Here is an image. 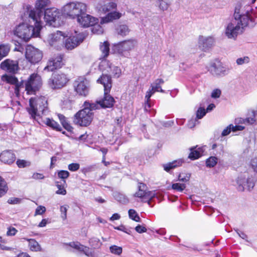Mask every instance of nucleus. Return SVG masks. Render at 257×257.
I'll use <instances>...</instances> for the list:
<instances>
[{
	"instance_id": "4c0bfd02",
	"label": "nucleus",
	"mask_w": 257,
	"mask_h": 257,
	"mask_svg": "<svg viewBox=\"0 0 257 257\" xmlns=\"http://www.w3.org/2000/svg\"><path fill=\"white\" fill-rule=\"evenodd\" d=\"M117 34L122 36L127 35L129 32L130 30L128 26L125 25H120L116 29Z\"/></svg>"
},
{
	"instance_id": "e2e57ef3",
	"label": "nucleus",
	"mask_w": 257,
	"mask_h": 257,
	"mask_svg": "<svg viewBox=\"0 0 257 257\" xmlns=\"http://www.w3.org/2000/svg\"><path fill=\"white\" fill-rule=\"evenodd\" d=\"M198 123V121L196 118L191 119L188 122V127L192 128H193Z\"/></svg>"
},
{
	"instance_id": "0eeeda50",
	"label": "nucleus",
	"mask_w": 257,
	"mask_h": 257,
	"mask_svg": "<svg viewBox=\"0 0 257 257\" xmlns=\"http://www.w3.org/2000/svg\"><path fill=\"white\" fill-rule=\"evenodd\" d=\"M237 190L243 191L245 190H251L254 187L255 182L253 178L247 172L240 174L236 179Z\"/></svg>"
},
{
	"instance_id": "864d4df0",
	"label": "nucleus",
	"mask_w": 257,
	"mask_h": 257,
	"mask_svg": "<svg viewBox=\"0 0 257 257\" xmlns=\"http://www.w3.org/2000/svg\"><path fill=\"white\" fill-rule=\"evenodd\" d=\"M249 61V58L247 56L239 58L236 59V63L238 65H243L244 64L248 63Z\"/></svg>"
},
{
	"instance_id": "bb28decb",
	"label": "nucleus",
	"mask_w": 257,
	"mask_h": 257,
	"mask_svg": "<svg viewBox=\"0 0 257 257\" xmlns=\"http://www.w3.org/2000/svg\"><path fill=\"white\" fill-rule=\"evenodd\" d=\"M121 14L116 11L109 13L106 16L101 19L100 24H103L119 19L121 17Z\"/></svg>"
},
{
	"instance_id": "13d9d810",
	"label": "nucleus",
	"mask_w": 257,
	"mask_h": 257,
	"mask_svg": "<svg viewBox=\"0 0 257 257\" xmlns=\"http://www.w3.org/2000/svg\"><path fill=\"white\" fill-rule=\"evenodd\" d=\"M17 164L19 168H24L30 166V163L24 160H18L17 161Z\"/></svg>"
},
{
	"instance_id": "603ef678",
	"label": "nucleus",
	"mask_w": 257,
	"mask_h": 257,
	"mask_svg": "<svg viewBox=\"0 0 257 257\" xmlns=\"http://www.w3.org/2000/svg\"><path fill=\"white\" fill-rule=\"evenodd\" d=\"M68 208V205H62L60 206V210L61 212V216L63 220H65L67 218V211Z\"/></svg>"
},
{
	"instance_id": "393cba45",
	"label": "nucleus",
	"mask_w": 257,
	"mask_h": 257,
	"mask_svg": "<svg viewBox=\"0 0 257 257\" xmlns=\"http://www.w3.org/2000/svg\"><path fill=\"white\" fill-rule=\"evenodd\" d=\"M15 154L10 151H4L0 155V160L6 164H12L15 161Z\"/></svg>"
},
{
	"instance_id": "a211bd4d",
	"label": "nucleus",
	"mask_w": 257,
	"mask_h": 257,
	"mask_svg": "<svg viewBox=\"0 0 257 257\" xmlns=\"http://www.w3.org/2000/svg\"><path fill=\"white\" fill-rule=\"evenodd\" d=\"M59 15V12L57 9L54 8L47 9L45 11L44 19L47 23L52 25L53 23L58 18Z\"/></svg>"
},
{
	"instance_id": "f8f14e48",
	"label": "nucleus",
	"mask_w": 257,
	"mask_h": 257,
	"mask_svg": "<svg viewBox=\"0 0 257 257\" xmlns=\"http://www.w3.org/2000/svg\"><path fill=\"white\" fill-rule=\"evenodd\" d=\"M208 70L213 76H224L228 74L229 69L220 61L215 60L210 64Z\"/></svg>"
},
{
	"instance_id": "79ce46f5",
	"label": "nucleus",
	"mask_w": 257,
	"mask_h": 257,
	"mask_svg": "<svg viewBox=\"0 0 257 257\" xmlns=\"http://www.w3.org/2000/svg\"><path fill=\"white\" fill-rule=\"evenodd\" d=\"M218 159L215 157H210L206 161V166L209 168L214 167L217 163Z\"/></svg>"
},
{
	"instance_id": "de8ad7c7",
	"label": "nucleus",
	"mask_w": 257,
	"mask_h": 257,
	"mask_svg": "<svg viewBox=\"0 0 257 257\" xmlns=\"http://www.w3.org/2000/svg\"><path fill=\"white\" fill-rule=\"evenodd\" d=\"M89 242L90 245L94 248L98 247L101 244L99 239L96 237H92Z\"/></svg>"
},
{
	"instance_id": "338daca9",
	"label": "nucleus",
	"mask_w": 257,
	"mask_h": 257,
	"mask_svg": "<svg viewBox=\"0 0 257 257\" xmlns=\"http://www.w3.org/2000/svg\"><path fill=\"white\" fill-rule=\"evenodd\" d=\"M17 230L14 227H9L7 232L8 236L15 235L17 232Z\"/></svg>"
},
{
	"instance_id": "9d476101",
	"label": "nucleus",
	"mask_w": 257,
	"mask_h": 257,
	"mask_svg": "<svg viewBox=\"0 0 257 257\" xmlns=\"http://www.w3.org/2000/svg\"><path fill=\"white\" fill-rule=\"evenodd\" d=\"M50 3V0H37L35 4V8L31 10L29 13V18L41 21L43 16V10L48 7Z\"/></svg>"
},
{
	"instance_id": "cd10ccee",
	"label": "nucleus",
	"mask_w": 257,
	"mask_h": 257,
	"mask_svg": "<svg viewBox=\"0 0 257 257\" xmlns=\"http://www.w3.org/2000/svg\"><path fill=\"white\" fill-rule=\"evenodd\" d=\"M97 82L102 84L104 91H109L111 87V77L107 74H103L98 80Z\"/></svg>"
},
{
	"instance_id": "052dcab7",
	"label": "nucleus",
	"mask_w": 257,
	"mask_h": 257,
	"mask_svg": "<svg viewBox=\"0 0 257 257\" xmlns=\"http://www.w3.org/2000/svg\"><path fill=\"white\" fill-rule=\"evenodd\" d=\"M80 168V165L78 163H71L68 166V169L72 172L77 171Z\"/></svg>"
},
{
	"instance_id": "473e14b6",
	"label": "nucleus",
	"mask_w": 257,
	"mask_h": 257,
	"mask_svg": "<svg viewBox=\"0 0 257 257\" xmlns=\"http://www.w3.org/2000/svg\"><path fill=\"white\" fill-rule=\"evenodd\" d=\"M164 83L162 79H157L151 84V87L155 92H164V90L161 88V85Z\"/></svg>"
},
{
	"instance_id": "4468645a",
	"label": "nucleus",
	"mask_w": 257,
	"mask_h": 257,
	"mask_svg": "<svg viewBox=\"0 0 257 257\" xmlns=\"http://www.w3.org/2000/svg\"><path fill=\"white\" fill-rule=\"evenodd\" d=\"M74 88L77 94L86 97L89 93V82L85 78H78L74 83Z\"/></svg>"
},
{
	"instance_id": "e433bc0d",
	"label": "nucleus",
	"mask_w": 257,
	"mask_h": 257,
	"mask_svg": "<svg viewBox=\"0 0 257 257\" xmlns=\"http://www.w3.org/2000/svg\"><path fill=\"white\" fill-rule=\"evenodd\" d=\"M8 190V187L6 181L0 176V197L3 196Z\"/></svg>"
},
{
	"instance_id": "c756f323",
	"label": "nucleus",
	"mask_w": 257,
	"mask_h": 257,
	"mask_svg": "<svg viewBox=\"0 0 257 257\" xmlns=\"http://www.w3.org/2000/svg\"><path fill=\"white\" fill-rule=\"evenodd\" d=\"M42 122L47 125L52 127L53 129L57 131H61L62 128L61 126L55 120L49 118H46L42 121Z\"/></svg>"
},
{
	"instance_id": "4be33fe9",
	"label": "nucleus",
	"mask_w": 257,
	"mask_h": 257,
	"mask_svg": "<svg viewBox=\"0 0 257 257\" xmlns=\"http://www.w3.org/2000/svg\"><path fill=\"white\" fill-rule=\"evenodd\" d=\"M109 91H104L103 98L99 101H97L95 104H98V108H110L113 106L114 102V98L108 94Z\"/></svg>"
},
{
	"instance_id": "dca6fc26",
	"label": "nucleus",
	"mask_w": 257,
	"mask_h": 257,
	"mask_svg": "<svg viewBox=\"0 0 257 257\" xmlns=\"http://www.w3.org/2000/svg\"><path fill=\"white\" fill-rule=\"evenodd\" d=\"M1 68L9 73L15 74L19 70V64L17 61L7 59L3 61L0 65Z\"/></svg>"
},
{
	"instance_id": "69168bd1",
	"label": "nucleus",
	"mask_w": 257,
	"mask_h": 257,
	"mask_svg": "<svg viewBox=\"0 0 257 257\" xmlns=\"http://www.w3.org/2000/svg\"><path fill=\"white\" fill-rule=\"evenodd\" d=\"M136 231L139 233H142L144 232H146L147 231V229L145 226H143L141 225H138L135 228Z\"/></svg>"
},
{
	"instance_id": "49530a36",
	"label": "nucleus",
	"mask_w": 257,
	"mask_h": 257,
	"mask_svg": "<svg viewBox=\"0 0 257 257\" xmlns=\"http://www.w3.org/2000/svg\"><path fill=\"white\" fill-rule=\"evenodd\" d=\"M186 188V185L185 184H181L179 183H176L173 184L172 185V188L174 190H176L179 192H182Z\"/></svg>"
},
{
	"instance_id": "c9c22d12",
	"label": "nucleus",
	"mask_w": 257,
	"mask_h": 257,
	"mask_svg": "<svg viewBox=\"0 0 257 257\" xmlns=\"http://www.w3.org/2000/svg\"><path fill=\"white\" fill-rule=\"evenodd\" d=\"M10 50V47L9 45H0V60L6 57Z\"/></svg>"
},
{
	"instance_id": "37998d69",
	"label": "nucleus",
	"mask_w": 257,
	"mask_h": 257,
	"mask_svg": "<svg viewBox=\"0 0 257 257\" xmlns=\"http://www.w3.org/2000/svg\"><path fill=\"white\" fill-rule=\"evenodd\" d=\"M128 215L130 218L136 222L140 221V218L138 215L136 211L134 209H130L128 210Z\"/></svg>"
},
{
	"instance_id": "39448f33",
	"label": "nucleus",
	"mask_w": 257,
	"mask_h": 257,
	"mask_svg": "<svg viewBox=\"0 0 257 257\" xmlns=\"http://www.w3.org/2000/svg\"><path fill=\"white\" fill-rule=\"evenodd\" d=\"M251 8L249 5H242L237 4L234 9L233 20H236L242 25L248 26L249 23L252 22V19L250 15Z\"/></svg>"
},
{
	"instance_id": "0e129e2a",
	"label": "nucleus",
	"mask_w": 257,
	"mask_h": 257,
	"mask_svg": "<svg viewBox=\"0 0 257 257\" xmlns=\"http://www.w3.org/2000/svg\"><path fill=\"white\" fill-rule=\"evenodd\" d=\"M221 91L218 89L213 90L211 93V97L214 98H219L221 95Z\"/></svg>"
},
{
	"instance_id": "a18cd8bd",
	"label": "nucleus",
	"mask_w": 257,
	"mask_h": 257,
	"mask_svg": "<svg viewBox=\"0 0 257 257\" xmlns=\"http://www.w3.org/2000/svg\"><path fill=\"white\" fill-rule=\"evenodd\" d=\"M114 77L118 78L121 74V70L117 66H111V70L109 72Z\"/></svg>"
},
{
	"instance_id": "ea45409f",
	"label": "nucleus",
	"mask_w": 257,
	"mask_h": 257,
	"mask_svg": "<svg viewBox=\"0 0 257 257\" xmlns=\"http://www.w3.org/2000/svg\"><path fill=\"white\" fill-rule=\"evenodd\" d=\"M91 27V32L93 34L99 35L102 34L103 32V29L99 24L95 23Z\"/></svg>"
},
{
	"instance_id": "f03ea898",
	"label": "nucleus",
	"mask_w": 257,
	"mask_h": 257,
	"mask_svg": "<svg viewBox=\"0 0 257 257\" xmlns=\"http://www.w3.org/2000/svg\"><path fill=\"white\" fill-rule=\"evenodd\" d=\"M27 110L31 118L36 120L40 124L41 114H46L47 109V100L44 96L32 97L29 100V106Z\"/></svg>"
},
{
	"instance_id": "6ab92c4d",
	"label": "nucleus",
	"mask_w": 257,
	"mask_h": 257,
	"mask_svg": "<svg viewBox=\"0 0 257 257\" xmlns=\"http://www.w3.org/2000/svg\"><path fill=\"white\" fill-rule=\"evenodd\" d=\"M62 65V57L61 55H58L51 58L49 60L47 65L44 68V70L53 71L57 68L61 67Z\"/></svg>"
},
{
	"instance_id": "7c9ffc66",
	"label": "nucleus",
	"mask_w": 257,
	"mask_h": 257,
	"mask_svg": "<svg viewBox=\"0 0 257 257\" xmlns=\"http://www.w3.org/2000/svg\"><path fill=\"white\" fill-rule=\"evenodd\" d=\"M100 50L102 54L99 59H101L107 57L109 55V44L108 42L107 41H105L103 43L100 45Z\"/></svg>"
},
{
	"instance_id": "9b49d317",
	"label": "nucleus",
	"mask_w": 257,
	"mask_h": 257,
	"mask_svg": "<svg viewBox=\"0 0 257 257\" xmlns=\"http://www.w3.org/2000/svg\"><path fill=\"white\" fill-rule=\"evenodd\" d=\"M25 56L27 60L32 64H35L42 58V52L37 48L31 45H28L26 48Z\"/></svg>"
},
{
	"instance_id": "5701e85b",
	"label": "nucleus",
	"mask_w": 257,
	"mask_h": 257,
	"mask_svg": "<svg viewBox=\"0 0 257 257\" xmlns=\"http://www.w3.org/2000/svg\"><path fill=\"white\" fill-rule=\"evenodd\" d=\"M66 37L65 34L61 31H57L56 33L51 34L49 36V43L51 46L56 45L57 44L63 42Z\"/></svg>"
},
{
	"instance_id": "f704fd0d",
	"label": "nucleus",
	"mask_w": 257,
	"mask_h": 257,
	"mask_svg": "<svg viewBox=\"0 0 257 257\" xmlns=\"http://www.w3.org/2000/svg\"><path fill=\"white\" fill-rule=\"evenodd\" d=\"M55 184L56 187L58 189V190L56 192L57 194L63 195L66 194L67 192L65 187V185H66L65 180H64L63 183L57 181L55 182Z\"/></svg>"
},
{
	"instance_id": "c85d7f7f",
	"label": "nucleus",
	"mask_w": 257,
	"mask_h": 257,
	"mask_svg": "<svg viewBox=\"0 0 257 257\" xmlns=\"http://www.w3.org/2000/svg\"><path fill=\"white\" fill-rule=\"evenodd\" d=\"M183 163V161L181 159L175 160L172 162H169L167 164L163 165L164 170L166 172H169L171 170L174 169V168L181 166Z\"/></svg>"
},
{
	"instance_id": "72a5a7b5",
	"label": "nucleus",
	"mask_w": 257,
	"mask_h": 257,
	"mask_svg": "<svg viewBox=\"0 0 257 257\" xmlns=\"http://www.w3.org/2000/svg\"><path fill=\"white\" fill-rule=\"evenodd\" d=\"M29 246L31 250L33 251H39L41 250V247L39 243L34 239H28Z\"/></svg>"
},
{
	"instance_id": "423d86ee",
	"label": "nucleus",
	"mask_w": 257,
	"mask_h": 257,
	"mask_svg": "<svg viewBox=\"0 0 257 257\" xmlns=\"http://www.w3.org/2000/svg\"><path fill=\"white\" fill-rule=\"evenodd\" d=\"M247 27V26L242 25L239 22L232 19L225 27V35L229 39L235 40L239 35L243 33Z\"/></svg>"
},
{
	"instance_id": "412c9836",
	"label": "nucleus",
	"mask_w": 257,
	"mask_h": 257,
	"mask_svg": "<svg viewBox=\"0 0 257 257\" xmlns=\"http://www.w3.org/2000/svg\"><path fill=\"white\" fill-rule=\"evenodd\" d=\"M78 22L84 27H90L95 23H97L98 20L89 15L86 14L81 15L77 18Z\"/></svg>"
},
{
	"instance_id": "2eb2a0df",
	"label": "nucleus",
	"mask_w": 257,
	"mask_h": 257,
	"mask_svg": "<svg viewBox=\"0 0 257 257\" xmlns=\"http://www.w3.org/2000/svg\"><path fill=\"white\" fill-rule=\"evenodd\" d=\"M137 44V41L135 39L125 40L114 45L115 49L119 54L122 55L126 52H128L133 49Z\"/></svg>"
},
{
	"instance_id": "a19ab883",
	"label": "nucleus",
	"mask_w": 257,
	"mask_h": 257,
	"mask_svg": "<svg viewBox=\"0 0 257 257\" xmlns=\"http://www.w3.org/2000/svg\"><path fill=\"white\" fill-rule=\"evenodd\" d=\"M65 244L66 245H69V246L73 248H75L80 251H82L84 247V245L81 244L79 242L73 241L69 243H65Z\"/></svg>"
},
{
	"instance_id": "4d7b16f0",
	"label": "nucleus",
	"mask_w": 257,
	"mask_h": 257,
	"mask_svg": "<svg viewBox=\"0 0 257 257\" xmlns=\"http://www.w3.org/2000/svg\"><path fill=\"white\" fill-rule=\"evenodd\" d=\"M115 197L118 201L123 203H126L128 201V199L122 194L118 193Z\"/></svg>"
},
{
	"instance_id": "2f4dec72",
	"label": "nucleus",
	"mask_w": 257,
	"mask_h": 257,
	"mask_svg": "<svg viewBox=\"0 0 257 257\" xmlns=\"http://www.w3.org/2000/svg\"><path fill=\"white\" fill-rule=\"evenodd\" d=\"M99 65V69L102 71L109 72L111 70V66L109 62L102 58Z\"/></svg>"
},
{
	"instance_id": "bf43d9fd",
	"label": "nucleus",
	"mask_w": 257,
	"mask_h": 257,
	"mask_svg": "<svg viewBox=\"0 0 257 257\" xmlns=\"http://www.w3.org/2000/svg\"><path fill=\"white\" fill-rule=\"evenodd\" d=\"M24 87V81H22L21 82H19V81L18 80L17 83L15 85V93L17 94H18L19 93L20 89L22 88H23Z\"/></svg>"
},
{
	"instance_id": "680f3d73",
	"label": "nucleus",
	"mask_w": 257,
	"mask_h": 257,
	"mask_svg": "<svg viewBox=\"0 0 257 257\" xmlns=\"http://www.w3.org/2000/svg\"><path fill=\"white\" fill-rule=\"evenodd\" d=\"M46 211V208L43 206H39L35 210V216L42 215Z\"/></svg>"
},
{
	"instance_id": "6e6552de",
	"label": "nucleus",
	"mask_w": 257,
	"mask_h": 257,
	"mask_svg": "<svg viewBox=\"0 0 257 257\" xmlns=\"http://www.w3.org/2000/svg\"><path fill=\"white\" fill-rule=\"evenodd\" d=\"M42 79L37 74H32L25 83V90L27 94L34 93L42 85Z\"/></svg>"
},
{
	"instance_id": "a878e982",
	"label": "nucleus",
	"mask_w": 257,
	"mask_h": 257,
	"mask_svg": "<svg viewBox=\"0 0 257 257\" xmlns=\"http://www.w3.org/2000/svg\"><path fill=\"white\" fill-rule=\"evenodd\" d=\"M191 151L189 155V158L191 160H196L200 158L204 151H205V147L197 148V146L192 147L190 149Z\"/></svg>"
},
{
	"instance_id": "ddd939ff",
	"label": "nucleus",
	"mask_w": 257,
	"mask_h": 257,
	"mask_svg": "<svg viewBox=\"0 0 257 257\" xmlns=\"http://www.w3.org/2000/svg\"><path fill=\"white\" fill-rule=\"evenodd\" d=\"M85 38L82 33H78L75 31L74 34L70 36L65 42V48L68 50H72L83 42Z\"/></svg>"
},
{
	"instance_id": "f3484780",
	"label": "nucleus",
	"mask_w": 257,
	"mask_h": 257,
	"mask_svg": "<svg viewBox=\"0 0 257 257\" xmlns=\"http://www.w3.org/2000/svg\"><path fill=\"white\" fill-rule=\"evenodd\" d=\"M95 3L96 8L104 13L115 10L117 7L116 4L112 2L105 4L104 0H95Z\"/></svg>"
},
{
	"instance_id": "20e7f679",
	"label": "nucleus",
	"mask_w": 257,
	"mask_h": 257,
	"mask_svg": "<svg viewBox=\"0 0 257 257\" xmlns=\"http://www.w3.org/2000/svg\"><path fill=\"white\" fill-rule=\"evenodd\" d=\"M87 9L86 4L75 1L66 4L62 7L61 11L63 15L74 19L81 15H84Z\"/></svg>"
},
{
	"instance_id": "774afa93",
	"label": "nucleus",
	"mask_w": 257,
	"mask_h": 257,
	"mask_svg": "<svg viewBox=\"0 0 257 257\" xmlns=\"http://www.w3.org/2000/svg\"><path fill=\"white\" fill-rule=\"evenodd\" d=\"M250 165L253 171L257 173V158L251 160Z\"/></svg>"
},
{
	"instance_id": "3c124183",
	"label": "nucleus",
	"mask_w": 257,
	"mask_h": 257,
	"mask_svg": "<svg viewBox=\"0 0 257 257\" xmlns=\"http://www.w3.org/2000/svg\"><path fill=\"white\" fill-rule=\"evenodd\" d=\"M70 173L68 171L65 170H60L58 172V177L59 178L63 180V181L65 179L69 177Z\"/></svg>"
},
{
	"instance_id": "6e6d98bb",
	"label": "nucleus",
	"mask_w": 257,
	"mask_h": 257,
	"mask_svg": "<svg viewBox=\"0 0 257 257\" xmlns=\"http://www.w3.org/2000/svg\"><path fill=\"white\" fill-rule=\"evenodd\" d=\"M206 111L204 108L199 107L196 112V117L197 119H201L202 118L205 114Z\"/></svg>"
},
{
	"instance_id": "8fccbe9b",
	"label": "nucleus",
	"mask_w": 257,
	"mask_h": 257,
	"mask_svg": "<svg viewBox=\"0 0 257 257\" xmlns=\"http://www.w3.org/2000/svg\"><path fill=\"white\" fill-rule=\"evenodd\" d=\"M110 250L112 253L120 255L122 253V248L116 245H112L110 247Z\"/></svg>"
},
{
	"instance_id": "c03bdc74",
	"label": "nucleus",
	"mask_w": 257,
	"mask_h": 257,
	"mask_svg": "<svg viewBox=\"0 0 257 257\" xmlns=\"http://www.w3.org/2000/svg\"><path fill=\"white\" fill-rule=\"evenodd\" d=\"M157 5L159 9L163 11L167 10L169 6L168 3L164 0H159Z\"/></svg>"
},
{
	"instance_id": "58836bf2",
	"label": "nucleus",
	"mask_w": 257,
	"mask_h": 257,
	"mask_svg": "<svg viewBox=\"0 0 257 257\" xmlns=\"http://www.w3.org/2000/svg\"><path fill=\"white\" fill-rule=\"evenodd\" d=\"M58 117L63 127L68 131L71 132L73 127L68 123L65 117L62 114H58Z\"/></svg>"
},
{
	"instance_id": "5fc2aeb1",
	"label": "nucleus",
	"mask_w": 257,
	"mask_h": 257,
	"mask_svg": "<svg viewBox=\"0 0 257 257\" xmlns=\"http://www.w3.org/2000/svg\"><path fill=\"white\" fill-rule=\"evenodd\" d=\"M6 77V80L7 81L8 83H10L11 84L16 85V84L17 83L18 79L14 76H7L6 75L5 76H3Z\"/></svg>"
},
{
	"instance_id": "aec40b11",
	"label": "nucleus",
	"mask_w": 257,
	"mask_h": 257,
	"mask_svg": "<svg viewBox=\"0 0 257 257\" xmlns=\"http://www.w3.org/2000/svg\"><path fill=\"white\" fill-rule=\"evenodd\" d=\"M155 195V193L147 191V186L143 183H139L138 184V191L134 194L135 197L146 199H151Z\"/></svg>"
},
{
	"instance_id": "f257e3e1",
	"label": "nucleus",
	"mask_w": 257,
	"mask_h": 257,
	"mask_svg": "<svg viewBox=\"0 0 257 257\" xmlns=\"http://www.w3.org/2000/svg\"><path fill=\"white\" fill-rule=\"evenodd\" d=\"M29 22L31 24L33 22L34 25L23 23L18 26L14 31L15 35L26 42L33 36L38 37L42 29L41 21L30 19Z\"/></svg>"
},
{
	"instance_id": "7ed1b4c3",
	"label": "nucleus",
	"mask_w": 257,
	"mask_h": 257,
	"mask_svg": "<svg viewBox=\"0 0 257 257\" xmlns=\"http://www.w3.org/2000/svg\"><path fill=\"white\" fill-rule=\"evenodd\" d=\"M84 108L77 112L74 117V122L80 126H86L90 124L93 118V110L98 109V104L86 101Z\"/></svg>"
},
{
	"instance_id": "09e8293b",
	"label": "nucleus",
	"mask_w": 257,
	"mask_h": 257,
	"mask_svg": "<svg viewBox=\"0 0 257 257\" xmlns=\"http://www.w3.org/2000/svg\"><path fill=\"white\" fill-rule=\"evenodd\" d=\"M82 252H83L88 257H96L95 252L91 250L87 246H84Z\"/></svg>"
},
{
	"instance_id": "1a4fd4ad",
	"label": "nucleus",
	"mask_w": 257,
	"mask_h": 257,
	"mask_svg": "<svg viewBox=\"0 0 257 257\" xmlns=\"http://www.w3.org/2000/svg\"><path fill=\"white\" fill-rule=\"evenodd\" d=\"M68 81L66 75L61 73H54L48 80V85L52 89L63 87Z\"/></svg>"
},
{
	"instance_id": "b1692460",
	"label": "nucleus",
	"mask_w": 257,
	"mask_h": 257,
	"mask_svg": "<svg viewBox=\"0 0 257 257\" xmlns=\"http://www.w3.org/2000/svg\"><path fill=\"white\" fill-rule=\"evenodd\" d=\"M214 43V40L211 37L200 36L199 38V46L203 51H206L211 47Z\"/></svg>"
}]
</instances>
